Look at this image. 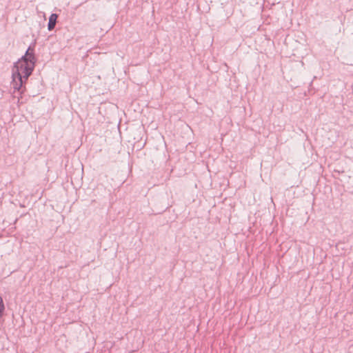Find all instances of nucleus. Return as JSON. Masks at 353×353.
Listing matches in <instances>:
<instances>
[{"mask_svg": "<svg viewBox=\"0 0 353 353\" xmlns=\"http://www.w3.org/2000/svg\"><path fill=\"white\" fill-rule=\"evenodd\" d=\"M35 43H32L27 49L25 54L14 64L12 74V86L14 91L22 94L23 85L32 74L37 58L34 54Z\"/></svg>", "mask_w": 353, "mask_h": 353, "instance_id": "nucleus-1", "label": "nucleus"}, {"mask_svg": "<svg viewBox=\"0 0 353 353\" xmlns=\"http://www.w3.org/2000/svg\"><path fill=\"white\" fill-rule=\"evenodd\" d=\"M5 311V305L2 297L0 296V318L3 316Z\"/></svg>", "mask_w": 353, "mask_h": 353, "instance_id": "nucleus-3", "label": "nucleus"}, {"mask_svg": "<svg viewBox=\"0 0 353 353\" xmlns=\"http://www.w3.org/2000/svg\"><path fill=\"white\" fill-rule=\"evenodd\" d=\"M58 14L56 13H52L49 17V21L48 23V29L49 31H52L54 29L55 26L57 22Z\"/></svg>", "mask_w": 353, "mask_h": 353, "instance_id": "nucleus-2", "label": "nucleus"}]
</instances>
